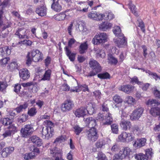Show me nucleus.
I'll return each mask as SVG.
<instances>
[{"mask_svg": "<svg viewBox=\"0 0 160 160\" xmlns=\"http://www.w3.org/2000/svg\"><path fill=\"white\" fill-rule=\"evenodd\" d=\"M108 63L111 64L116 65L118 62V60L117 58L111 54L108 55Z\"/></svg>", "mask_w": 160, "mask_h": 160, "instance_id": "33", "label": "nucleus"}, {"mask_svg": "<svg viewBox=\"0 0 160 160\" xmlns=\"http://www.w3.org/2000/svg\"><path fill=\"white\" fill-rule=\"evenodd\" d=\"M112 132L114 133L118 134V126L116 124H113L111 125Z\"/></svg>", "mask_w": 160, "mask_h": 160, "instance_id": "45", "label": "nucleus"}, {"mask_svg": "<svg viewBox=\"0 0 160 160\" xmlns=\"http://www.w3.org/2000/svg\"><path fill=\"white\" fill-rule=\"evenodd\" d=\"M4 148V150L6 151L7 153H8L9 155L12 152L14 149V147H9Z\"/></svg>", "mask_w": 160, "mask_h": 160, "instance_id": "57", "label": "nucleus"}, {"mask_svg": "<svg viewBox=\"0 0 160 160\" xmlns=\"http://www.w3.org/2000/svg\"><path fill=\"white\" fill-rule=\"evenodd\" d=\"M43 124L46 126V127L42 128V137L48 138L50 136V134H52L54 127V124L50 121L46 120L44 122Z\"/></svg>", "mask_w": 160, "mask_h": 160, "instance_id": "3", "label": "nucleus"}, {"mask_svg": "<svg viewBox=\"0 0 160 160\" xmlns=\"http://www.w3.org/2000/svg\"><path fill=\"white\" fill-rule=\"evenodd\" d=\"M21 89V85L19 84H15L14 87V91L17 93L18 94Z\"/></svg>", "mask_w": 160, "mask_h": 160, "instance_id": "58", "label": "nucleus"}, {"mask_svg": "<svg viewBox=\"0 0 160 160\" xmlns=\"http://www.w3.org/2000/svg\"><path fill=\"white\" fill-rule=\"evenodd\" d=\"M8 70L10 72H13L18 69L19 66L16 60H13L9 63L7 67Z\"/></svg>", "mask_w": 160, "mask_h": 160, "instance_id": "21", "label": "nucleus"}, {"mask_svg": "<svg viewBox=\"0 0 160 160\" xmlns=\"http://www.w3.org/2000/svg\"><path fill=\"white\" fill-rule=\"evenodd\" d=\"M33 131V127L32 125L27 124L21 128V132L22 137L27 138L32 134Z\"/></svg>", "mask_w": 160, "mask_h": 160, "instance_id": "9", "label": "nucleus"}, {"mask_svg": "<svg viewBox=\"0 0 160 160\" xmlns=\"http://www.w3.org/2000/svg\"><path fill=\"white\" fill-rule=\"evenodd\" d=\"M70 11L69 10H67L64 12L60 13L59 14L55 16L54 18L55 20L58 21H62L65 19L67 16L69 15L70 13H68L67 12Z\"/></svg>", "mask_w": 160, "mask_h": 160, "instance_id": "22", "label": "nucleus"}, {"mask_svg": "<svg viewBox=\"0 0 160 160\" xmlns=\"http://www.w3.org/2000/svg\"><path fill=\"white\" fill-rule=\"evenodd\" d=\"M97 53V57L98 58H104L105 56V53L103 51L98 49L96 51Z\"/></svg>", "mask_w": 160, "mask_h": 160, "instance_id": "47", "label": "nucleus"}, {"mask_svg": "<svg viewBox=\"0 0 160 160\" xmlns=\"http://www.w3.org/2000/svg\"><path fill=\"white\" fill-rule=\"evenodd\" d=\"M80 6L78 7L77 11L82 12H86L88 11V6L85 1L80 2L78 3Z\"/></svg>", "mask_w": 160, "mask_h": 160, "instance_id": "20", "label": "nucleus"}, {"mask_svg": "<svg viewBox=\"0 0 160 160\" xmlns=\"http://www.w3.org/2000/svg\"><path fill=\"white\" fill-rule=\"evenodd\" d=\"M118 89L120 91L129 94L133 92L135 89V87L130 84L123 85L120 86Z\"/></svg>", "mask_w": 160, "mask_h": 160, "instance_id": "11", "label": "nucleus"}, {"mask_svg": "<svg viewBox=\"0 0 160 160\" xmlns=\"http://www.w3.org/2000/svg\"><path fill=\"white\" fill-rule=\"evenodd\" d=\"M124 158L122 157L121 154H120V152L118 154H116L114 157L113 160H121Z\"/></svg>", "mask_w": 160, "mask_h": 160, "instance_id": "62", "label": "nucleus"}, {"mask_svg": "<svg viewBox=\"0 0 160 160\" xmlns=\"http://www.w3.org/2000/svg\"><path fill=\"white\" fill-rule=\"evenodd\" d=\"M143 108L141 107H138L133 110L130 116V118L132 120H138L142 116L143 112Z\"/></svg>", "mask_w": 160, "mask_h": 160, "instance_id": "8", "label": "nucleus"}, {"mask_svg": "<svg viewBox=\"0 0 160 160\" xmlns=\"http://www.w3.org/2000/svg\"><path fill=\"white\" fill-rule=\"evenodd\" d=\"M30 31L28 29H26L24 28H18L16 31L15 35L17 36L19 39L29 38V36Z\"/></svg>", "mask_w": 160, "mask_h": 160, "instance_id": "7", "label": "nucleus"}, {"mask_svg": "<svg viewBox=\"0 0 160 160\" xmlns=\"http://www.w3.org/2000/svg\"><path fill=\"white\" fill-rule=\"evenodd\" d=\"M57 148L56 147L53 149H50V153L52 154V156L53 157H55L57 156V154L60 153L58 152L56 149Z\"/></svg>", "mask_w": 160, "mask_h": 160, "instance_id": "59", "label": "nucleus"}, {"mask_svg": "<svg viewBox=\"0 0 160 160\" xmlns=\"http://www.w3.org/2000/svg\"><path fill=\"white\" fill-rule=\"evenodd\" d=\"M8 1V0H4L2 2L0 0V27L2 26L3 21L2 20L4 10L7 6Z\"/></svg>", "mask_w": 160, "mask_h": 160, "instance_id": "12", "label": "nucleus"}, {"mask_svg": "<svg viewBox=\"0 0 160 160\" xmlns=\"http://www.w3.org/2000/svg\"><path fill=\"white\" fill-rule=\"evenodd\" d=\"M129 5V8L131 10V11L133 13L135 16H138V14L137 12L136 11L135 7L134 5L132 4L131 1H130Z\"/></svg>", "mask_w": 160, "mask_h": 160, "instance_id": "44", "label": "nucleus"}, {"mask_svg": "<svg viewBox=\"0 0 160 160\" xmlns=\"http://www.w3.org/2000/svg\"><path fill=\"white\" fill-rule=\"evenodd\" d=\"M88 105V106H87L88 108V113L90 114H93L95 110V105L91 102L89 103Z\"/></svg>", "mask_w": 160, "mask_h": 160, "instance_id": "32", "label": "nucleus"}, {"mask_svg": "<svg viewBox=\"0 0 160 160\" xmlns=\"http://www.w3.org/2000/svg\"><path fill=\"white\" fill-rule=\"evenodd\" d=\"M51 74V70L48 69L46 70L43 76V77L41 79V80H49L50 79Z\"/></svg>", "mask_w": 160, "mask_h": 160, "instance_id": "35", "label": "nucleus"}, {"mask_svg": "<svg viewBox=\"0 0 160 160\" xmlns=\"http://www.w3.org/2000/svg\"><path fill=\"white\" fill-rule=\"evenodd\" d=\"M98 137L97 132L96 128L90 129L87 132V137L88 139L92 142L95 141Z\"/></svg>", "mask_w": 160, "mask_h": 160, "instance_id": "10", "label": "nucleus"}, {"mask_svg": "<svg viewBox=\"0 0 160 160\" xmlns=\"http://www.w3.org/2000/svg\"><path fill=\"white\" fill-rule=\"evenodd\" d=\"M37 112L36 108L32 107L28 109L27 113L29 116L33 117L36 115Z\"/></svg>", "mask_w": 160, "mask_h": 160, "instance_id": "36", "label": "nucleus"}, {"mask_svg": "<svg viewBox=\"0 0 160 160\" xmlns=\"http://www.w3.org/2000/svg\"><path fill=\"white\" fill-rule=\"evenodd\" d=\"M113 119L111 114L110 113H108L106 114L105 118H104L103 125H110Z\"/></svg>", "mask_w": 160, "mask_h": 160, "instance_id": "26", "label": "nucleus"}, {"mask_svg": "<svg viewBox=\"0 0 160 160\" xmlns=\"http://www.w3.org/2000/svg\"><path fill=\"white\" fill-rule=\"evenodd\" d=\"M113 100L115 102L117 103L115 105V108H118L119 112L120 111L122 112L123 108H121V103L122 102V99L120 96L118 95H116L113 97Z\"/></svg>", "mask_w": 160, "mask_h": 160, "instance_id": "17", "label": "nucleus"}, {"mask_svg": "<svg viewBox=\"0 0 160 160\" xmlns=\"http://www.w3.org/2000/svg\"><path fill=\"white\" fill-rule=\"evenodd\" d=\"M134 138V136L131 133L127 132H122L118 136V139L122 142H129Z\"/></svg>", "mask_w": 160, "mask_h": 160, "instance_id": "6", "label": "nucleus"}, {"mask_svg": "<svg viewBox=\"0 0 160 160\" xmlns=\"http://www.w3.org/2000/svg\"><path fill=\"white\" fill-rule=\"evenodd\" d=\"M10 59L9 57H6L1 59L0 63L1 65L4 66L8 63V62L10 60Z\"/></svg>", "mask_w": 160, "mask_h": 160, "instance_id": "55", "label": "nucleus"}, {"mask_svg": "<svg viewBox=\"0 0 160 160\" xmlns=\"http://www.w3.org/2000/svg\"><path fill=\"white\" fill-rule=\"evenodd\" d=\"M47 9L46 6L43 5L41 6V16H44L47 14Z\"/></svg>", "mask_w": 160, "mask_h": 160, "instance_id": "51", "label": "nucleus"}, {"mask_svg": "<svg viewBox=\"0 0 160 160\" xmlns=\"http://www.w3.org/2000/svg\"><path fill=\"white\" fill-rule=\"evenodd\" d=\"M7 87L6 83L2 81H0V91H3Z\"/></svg>", "mask_w": 160, "mask_h": 160, "instance_id": "61", "label": "nucleus"}, {"mask_svg": "<svg viewBox=\"0 0 160 160\" xmlns=\"http://www.w3.org/2000/svg\"><path fill=\"white\" fill-rule=\"evenodd\" d=\"M88 48V44L87 41L82 43L79 46V51L80 53L83 54L84 53Z\"/></svg>", "mask_w": 160, "mask_h": 160, "instance_id": "31", "label": "nucleus"}, {"mask_svg": "<svg viewBox=\"0 0 160 160\" xmlns=\"http://www.w3.org/2000/svg\"><path fill=\"white\" fill-rule=\"evenodd\" d=\"M74 113L76 117L80 118L83 117L88 113L87 109L84 107H81L77 109L74 112Z\"/></svg>", "mask_w": 160, "mask_h": 160, "instance_id": "15", "label": "nucleus"}, {"mask_svg": "<svg viewBox=\"0 0 160 160\" xmlns=\"http://www.w3.org/2000/svg\"><path fill=\"white\" fill-rule=\"evenodd\" d=\"M32 142L34 144V145L38 146L40 145V139L39 137L36 135L32 136L30 138Z\"/></svg>", "mask_w": 160, "mask_h": 160, "instance_id": "34", "label": "nucleus"}, {"mask_svg": "<svg viewBox=\"0 0 160 160\" xmlns=\"http://www.w3.org/2000/svg\"><path fill=\"white\" fill-rule=\"evenodd\" d=\"M12 24V23L10 22H8L5 24H3L2 25L3 26L1 28V30L2 31H3L4 30L7 29V28H8L11 27V26Z\"/></svg>", "mask_w": 160, "mask_h": 160, "instance_id": "56", "label": "nucleus"}, {"mask_svg": "<svg viewBox=\"0 0 160 160\" xmlns=\"http://www.w3.org/2000/svg\"><path fill=\"white\" fill-rule=\"evenodd\" d=\"M152 149L149 148L146 149L145 150L146 159L147 160H150L152 157Z\"/></svg>", "mask_w": 160, "mask_h": 160, "instance_id": "41", "label": "nucleus"}, {"mask_svg": "<svg viewBox=\"0 0 160 160\" xmlns=\"http://www.w3.org/2000/svg\"><path fill=\"white\" fill-rule=\"evenodd\" d=\"M51 6L52 8L57 12H59L62 9L61 5L58 3V1H53Z\"/></svg>", "mask_w": 160, "mask_h": 160, "instance_id": "29", "label": "nucleus"}, {"mask_svg": "<svg viewBox=\"0 0 160 160\" xmlns=\"http://www.w3.org/2000/svg\"><path fill=\"white\" fill-rule=\"evenodd\" d=\"M98 77L101 79H107L109 78L110 75L108 73L105 72L98 74Z\"/></svg>", "mask_w": 160, "mask_h": 160, "instance_id": "40", "label": "nucleus"}, {"mask_svg": "<svg viewBox=\"0 0 160 160\" xmlns=\"http://www.w3.org/2000/svg\"><path fill=\"white\" fill-rule=\"evenodd\" d=\"M8 130L12 134H13L17 131V128L12 124V123L9 125V126L7 128Z\"/></svg>", "mask_w": 160, "mask_h": 160, "instance_id": "37", "label": "nucleus"}, {"mask_svg": "<svg viewBox=\"0 0 160 160\" xmlns=\"http://www.w3.org/2000/svg\"><path fill=\"white\" fill-rule=\"evenodd\" d=\"M27 58V59L26 63L27 65H29L31 63L32 59L35 62L38 61L40 59V56L37 53L36 51L32 50L28 52Z\"/></svg>", "mask_w": 160, "mask_h": 160, "instance_id": "5", "label": "nucleus"}, {"mask_svg": "<svg viewBox=\"0 0 160 160\" xmlns=\"http://www.w3.org/2000/svg\"><path fill=\"white\" fill-rule=\"evenodd\" d=\"M146 140V139L144 138L138 139L135 142L134 145L138 147L141 148L145 145Z\"/></svg>", "mask_w": 160, "mask_h": 160, "instance_id": "27", "label": "nucleus"}, {"mask_svg": "<svg viewBox=\"0 0 160 160\" xmlns=\"http://www.w3.org/2000/svg\"><path fill=\"white\" fill-rule=\"evenodd\" d=\"M107 39V36L105 33H100L95 35L92 39V42L94 45H98L106 42Z\"/></svg>", "mask_w": 160, "mask_h": 160, "instance_id": "4", "label": "nucleus"}, {"mask_svg": "<svg viewBox=\"0 0 160 160\" xmlns=\"http://www.w3.org/2000/svg\"><path fill=\"white\" fill-rule=\"evenodd\" d=\"M147 105L152 106L150 110V113L152 116L160 117V103L153 99L148 100L146 102Z\"/></svg>", "mask_w": 160, "mask_h": 160, "instance_id": "2", "label": "nucleus"}, {"mask_svg": "<svg viewBox=\"0 0 160 160\" xmlns=\"http://www.w3.org/2000/svg\"><path fill=\"white\" fill-rule=\"evenodd\" d=\"M22 85L23 87H28L34 85V83L32 82H28L22 83Z\"/></svg>", "mask_w": 160, "mask_h": 160, "instance_id": "64", "label": "nucleus"}, {"mask_svg": "<svg viewBox=\"0 0 160 160\" xmlns=\"http://www.w3.org/2000/svg\"><path fill=\"white\" fill-rule=\"evenodd\" d=\"M51 61V58L49 56H47L46 58L44 60V62L45 66L48 67L49 65L50 64Z\"/></svg>", "mask_w": 160, "mask_h": 160, "instance_id": "60", "label": "nucleus"}, {"mask_svg": "<svg viewBox=\"0 0 160 160\" xmlns=\"http://www.w3.org/2000/svg\"><path fill=\"white\" fill-rule=\"evenodd\" d=\"M146 73H148L149 75L152 76L153 78L156 80H157L158 78H159V76L157 75L156 73L152 72L150 70L146 71Z\"/></svg>", "mask_w": 160, "mask_h": 160, "instance_id": "53", "label": "nucleus"}, {"mask_svg": "<svg viewBox=\"0 0 160 160\" xmlns=\"http://www.w3.org/2000/svg\"><path fill=\"white\" fill-rule=\"evenodd\" d=\"M113 32L115 36L119 38V39L115 41V44L119 48L122 47L127 45V38L121 32V30L119 27L116 26L114 27Z\"/></svg>", "mask_w": 160, "mask_h": 160, "instance_id": "1", "label": "nucleus"}, {"mask_svg": "<svg viewBox=\"0 0 160 160\" xmlns=\"http://www.w3.org/2000/svg\"><path fill=\"white\" fill-rule=\"evenodd\" d=\"M85 122L86 125L90 128L91 129L95 128V127L97 125L96 121L92 117L87 118L85 120Z\"/></svg>", "mask_w": 160, "mask_h": 160, "instance_id": "24", "label": "nucleus"}, {"mask_svg": "<svg viewBox=\"0 0 160 160\" xmlns=\"http://www.w3.org/2000/svg\"><path fill=\"white\" fill-rule=\"evenodd\" d=\"M131 79L130 82L132 84H137L138 85H142V82L139 81L137 77L134 76Z\"/></svg>", "mask_w": 160, "mask_h": 160, "instance_id": "48", "label": "nucleus"}, {"mask_svg": "<svg viewBox=\"0 0 160 160\" xmlns=\"http://www.w3.org/2000/svg\"><path fill=\"white\" fill-rule=\"evenodd\" d=\"M20 77L23 80L28 79L30 77V73L26 68H22L20 69L19 72Z\"/></svg>", "mask_w": 160, "mask_h": 160, "instance_id": "16", "label": "nucleus"}, {"mask_svg": "<svg viewBox=\"0 0 160 160\" xmlns=\"http://www.w3.org/2000/svg\"><path fill=\"white\" fill-rule=\"evenodd\" d=\"M98 156L97 158L98 160H108L105 154L102 152H98Z\"/></svg>", "mask_w": 160, "mask_h": 160, "instance_id": "39", "label": "nucleus"}, {"mask_svg": "<svg viewBox=\"0 0 160 160\" xmlns=\"http://www.w3.org/2000/svg\"><path fill=\"white\" fill-rule=\"evenodd\" d=\"M73 128L75 132L77 135H79L83 129V128H81L78 125L75 126Z\"/></svg>", "mask_w": 160, "mask_h": 160, "instance_id": "52", "label": "nucleus"}, {"mask_svg": "<svg viewBox=\"0 0 160 160\" xmlns=\"http://www.w3.org/2000/svg\"><path fill=\"white\" fill-rule=\"evenodd\" d=\"M134 158L137 160H144L146 158L145 155L142 153H139L135 155Z\"/></svg>", "mask_w": 160, "mask_h": 160, "instance_id": "42", "label": "nucleus"}, {"mask_svg": "<svg viewBox=\"0 0 160 160\" xmlns=\"http://www.w3.org/2000/svg\"><path fill=\"white\" fill-rule=\"evenodd\" d=\"M74 106L72 101L70 100H66L62 104V110L63 112L68 111L72 109Z\"/></svg>", "mask_w": 160, "mask_h": 160, "instance_id": "14", "label": "nucleus"}, {"mask_svg": "<svg viewBox=\"0 0 160 160\" xmlns=\"http://www.w3.org/2000/svg\"><path fill=\"white\" fill-rule=\"evenodd\" d=\"M123 158H128L130 153L131 152V149L128 147L123 148L119 152Z\"/></svg>", "mask_w": 160, "mask_h": 160, "instance_id": "23", "label": "nucleus"}, {"mask_svg": "<svg viewBox=\"0 0 160 160\" xmlns=\"http://www.w3.org/2000/svg\"><path fill=\"white\" fill-rule=\"evenodd\" d=\"M135 100L133 97L130 96H128L126 97L125 102L128 104H131L135 102Z\"/></svg>", "mask_w": 160, "mask_h": 160, "instance_id": "43", "label": "nucleus"}, {"mask_svg": "<svg viewBox=\"0 0 160 160\" xmlns=\"http://www.w3.org/2000/svg\"><path fill=\"white\" fill-rule=\"evenodd\" d=\"M1 122L4 126H8L12 123V121L9 118H3L1 119Z\"/></svg>", "mask_w": 160, "mask_h": 160, "instance_id": "38", "label": "nucleus"}, {"mask_svg": "<svg viewBox=\"0 0 160 160\" xmlns=\"http://www.w3.org/2000/svg\"><path fill=\"white\" fill-rule=\"evenodd\" d=\"M123 116L122 115V119L120 123V126L122 129L125 131L130 130L132 128V125L131 122L129 121L126 120L123 118Z\"/></svg>", "mask_w": 160, "mask_h": 160, "instance_id": "13", "label": "nucleus"}, {"mask_svg": "<svg viewBox=\"0 0 160 160\" xmlns=\"http://www.w3.org/2000/svg\"><path fill=\"white\" fill-rule=\"evenodd\" d=\"M90 67L94 70L97 71V72H100L101 71V66L98 63L94 60H91L89 62Z\"/></svg>", "mask_w": 160, "mask_h": 160, "instance_id": "19", "label": "nucleus"}, {"mask_svg": "<svg viewBox=\"0 0 160 160\" xmlns=\"http://www.w3.org/2000/svg\"><path fill=\"white\" fill-rule=\"evenodd\" d=\"M112 26V23L107 22H104L100 24L99 25V28L100 30L106 31L111 29Z\"/></svg>", "mask_w": 160, "mask_h": 160, "instance_id": "25", "label": "nucleus"}, {"mask_svg": "<svg viewBox=\"0 0 160 160\" xmlns=\"http://www.w3.org/2000/svg\"><path fill=\"white\" fill-rule=\"evenodd\" d=\"M94 96L95 97L96 99L98 100L101 98V92L99 90H97L93 92Z\"/></svg>", "mask_w": 160, "mask_h": 160, "instance_id": "54", "label": "nucleus"}, {"mask_svg": "<svg viewBox=\"0 0 160 160\" xmlns=\"http://www.w3.org/2000/svg\"><path fill=\"white\" fill-rule=\"evenodd\" d=\"M28 106V102H25L22 104L20 105L17 107L15 110L18 113H19L23 111V110H26Z\"/></svg>", "mask_w": 160, "mask_h": 160, "instance_id": "28", "label": "nucleus"}, {"mask_svg": "<svg viewBox=\"0 0 160 160\" xmlns=\"http://www.w3.org/2000/svg\"><path fill=\"white\" fill-rule=\"evenodd\" d=\"M12 133L7 129L5 130V132L2 134L4 138L8 137H10L12 135Z\"/></svg>", "mask_w": 160, "mask_h": 160, "instance_id": "63", "label": "nucleus"}, {"mask_svg": "<svg viewBox=\"0 0 160 160\" xmlns=\"http://www.w3.org/2000/svg\"><path fill=\"white\" fill-rule=\"evenodd\" d=\"M110 140L108 138L101 139H99L95 144L97 148H102L105 147V145L108 144Z\"/></svg>", "mask_w": 160, "mask_h": 160, "instance_id": "18", "label": "nucleus"}, {"mask_svg": "<svg viewBox=\"0 0 160 160\" xmlns=\"http://www.w3.org/2000/svg\"><path fill=\"white\" fill-rule=\"evenodd\" d=\"M97 12L92 11L89 13L88 15V18L93 20H97Z\"/></svg>", "mask_w": 160, "mask_h": 160, "instance_id": "46", "label": "nucleus"}, {"mask_svg": "<svg viewBox=\"0 0 160 160\" xmlns=\"http://www.w3.org/2000/svg\"><path fill=\"white\" fill-rule=\"evenodd\" d=\"M1 55L2 56H5L9 55L11 53V50L9 49L8 46H5L0 49Z\"/></svg>", "mask_w": 160, "mask_h": 160, "instance_id": "30", "label": "nucleus"}, {"mask_svg": "<svg viewBox=\"0 0 160 160\" xmlns=\"http://www.w3.org/2000/svg\"><path fill=\"white\" fill-rule=\"evenodd\" d=\"M35 156V153L31 152L26 154L25 155L24 158L26 160H28L30 159L33 158Z\"/></svg>", "mask_w": 160, "mask_h": 160, "instance_id": "49", "label": "nucleus"}, {"mask_svg": "<svg viewBox=\"0 0 160 160\" xmlns=\"http://www.w3.org/2000/svg\"><path fill=\"white\" fill-rule=\"evenodd\" d=\"M28 116L25 114H22L18 119V121L22 123L26 121L28 119Z\"/></svg>", "mask_w": 160, "mask_h": 160, "instance_id": "50", "label": "nucleus"}]
</instances>
